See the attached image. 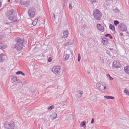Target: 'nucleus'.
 Returning a JSON list of instances; mask_svg holds the SVG:
<instances>
[{
    "label": "nucleus",
    "instance_id": "6e6552de",
    "mask_svg": "<svg viewBox=\"0 0 129 129\" xmlns=\"http://www.w3.org/2000/svg\"><path fill=\"white\" fill-rule=\"evenodd\" d=\"M121 66V64H120V63L119 62L114 60L113 62L112 63V69H117L118 68H120Z\"/></svg>",
    "mask_w": 129,
    "mask_h": 129
},
{
    "label": "nucleus",
    "instance_id": "4468645a",
    "mask_svg": "<svg viewBox=\"0 0 129 129\" xmlns=\"http://www.w3.org/2000/svg\"><path fill=\"white\" fill-rule=\"evenodd\" d=\"M9 20H10L11 22L15 23V22H17V17L10 16L9 17Z\"/></svg>",
    "mask_w": 129,
    "mask_h": 129
},
{
    "label": "nucleus",
    "instance_id": "864d4df0",
    "mask_svg": "<svg viewBox=\"0 0 129 129\" xmlns=\"http://www.w3.org/2000/svg\"><path fill=\"white\" fill-rule=\"evenodd\" d=\"M15 74H17V73H16Z\"/></svg>",
    "mask_w": 129,
    "mask_h": 129
},
{
    "label": "nucleus",
    "instance_id": "ddd939ff",
    "mask_svg": "<svg viewBox=\"0 0 129 129\" xmlns=\"http://www.w3.org/2000/svg\"><path fill=\"white\" fill-rule=\"evenodd\" d=\"M82 94H83V91H78L77 94H76V97H77V98H80V97L82 96Z\"/></svg>",
    "mask_w": 129,
    "mask_h": 129
},
{
    "label": "nucleus",
    "instance_id": "4be33fe9",
    "mask_svg": "<svg viewBox=\"0 0 129 129\" xmlns=\"http://www.w3.org/2000/svg\"><path fill=\"white\" fill-rule=\"evenodd\" d=\"M17 75H22L23 76H25V73H23L22 71L17 72Z\"/></svg>",
    "mask_w": 129,
    "mask_h": 129
},
{
    "label": "nucleus",
    "instance_id": "39448f33",
    "mask_svg": "<svg viewBox=\"0 0 129 129\" xmlns=\"http://www.w3.org/2000/svg\"><path fill=\"white\" fill-rule=\"evenodd\" d=\"M118 30L121 32H126V31H127V28L125 24L120 23L118 25Z\"/></svg>",
    "mask_w": 129,
    "mask_h": 129
},
{
    "label": "nucleus",
    "instance_id": "f8f14e48",
    "mask_svg": "<svg viewBox=\"0 0 129 129\" xmlns=\"http://www.w3.org/2000/svg\"><path fill=\"white\" fill-rule=\"evenodd\" d=\"M97 29H98V30H99V31H101L102 32H104V27H103V26H102L100 24L97 25Z\"/></svg>",
    "mask_w": 129,
    "mask_h": 129
},
{
    "label": "nucleus",
    "instance_id": "0eeeda50",
    "mask_svg": "<svg viewBox=\"0 0 129 129\" xmlns=\"http://www.w3.org/2000/svg\"><path fill=\"white\" fill-rule=\"evenodd\" d=\"M17 4H19V5H21V6H24V7H26V8H28V7L30 6V4H31V2L30 1L25 2L21 0L20 1H18Z\"/></svg>",
    "mask_w": 129,
    "mask_h": 129
},
{
    "label": "nucleus",
    "instance_id": "20e7f679",
    "mask_svg": "<svg viewBox=\"0 0 129 129\" xmlns=\"http://www.w3.org/2000/svg\"><path fill=\"white\" fill-rule=\"evenodd\" d=\"M36 10L34 8H30L28 10V14L30 18H34L36 16Z\"/></svg>",
    "mask_w": 129,
    "mask_h": 129
},
{
    "label": "nucleus",
    "instance_id": "603ef678",
    "mask_svg": "<svg viewBox=\"0 0 129 129\" xmlns=\"http://www.w3.org/2000/svg\"><path fill=\"white\" fill-rule=\"evenodd\" d=\"M110 50H111V51H112V50H113V49L110 48Z\"/></svg>",
    "mask_w": 129,
    "mask_h": 129
},
{
    "label": "nucleus",
    "instance_id": "a19ab883",
    "mask_svg": "<svg viewBox=\"0 0 129 129\" xmlns=\"http://www.w3.org/2000/svg\"><path fill=\"white\" fill-rule=\"evenodd\" d=\"M110 99H114V97L110 96Z\"/></svg>",
    "mask_w": 129,
    "mask_h": 129
},
{
    "label": "nucleus",
    "instance_id": "f257e3e1",
    "mask_svg": "<svg viewBox=\"0 0 129 129\" xmlns=\"http://www.w3.org/2000/svg\"><path fill=\"white\" fill-rule=\"evenodd\" d=\"M24 38L20 37H18L17 39V51H22L23 48H24Z\"/></svg>",
    "mask_w": 129,
    "mask_h": 129
},
{
    "label": "nucleus",
    "instance_id": "bb28decb",
    "mask_svg": "<svg viewBox=\"0 0 129 129\" xmlns=\"http://www.w3.org/2000/svg\"><path fill=\"white\" fill-rule=\"evenodd\" d=\"M32 25H33V26H36V25H37V20H35L32 22Z\"/></svg>",
    "mask_w": 129,
    "mask_h": 129
},
{
    "label": "nucleus",
    "instance_id": "7ed1b4c3",
    "mask_svg": "<svg viewBox=\"0 0 129 129\" xmlns=\"http://www.w3.org/2000/svg\"><path fill=\"white\" fill-rule=\"evenodd\" d=\"M4 127L5 128L7 129H14L15 124L14 122H5L4 124Z\"/></svg>",
    "mask_w": 129,
    "mask_h": 129
},
{
    "label": "nucleus",
    "instance_id": "f03ea898",
    "mask_svg": "<svg viewBox=\"0 0 129 129\" xmlns=\"http://www.w3.org/2000/svg\"><path fill=\"white\" fill-rule=\"evenodd\" d=\"M93 16L97 21H100L101 20V14L98 9L94 11Z\"/></svg>",
    "mask_w": 129,
    "mask_h": 129
},
{
    "label": "nucleus",
    "instance_id": "cd10ccee",
    "mask_svg": "<svg viewBox=\"0 0 129 129\" xmlns=\"http://www.w3.org/2000/svg\"><path fill=\"white\" fill-rule=\"evenodd\" d=\"M124 93H125L126 94V95H129L128 91H127L126 90H124Z\"/></svg>",
    "mask_w": 129,
    "mask_h": 129
},
{
    "label": "nucleus",
    "instance_id": "72a5a7b5",
    "mask_svg": "<svg viewBox=\"0 0 129 129\" xmlns=\"http://www.w3.org/2000/svg\"><path fill=\"white\" fill-rule=\"evenodd\" d=\"M73 8V7H72V5L70 4V5H69V9H70V10H72Z\"/></svg>",
    "mask_w": 129,
    "mask_h": 129
},
{
    "label": "nucleus",
    "instance_id": "423d86ee",
    "mask_svg": "<svg viewBox=\"0 0 129 129\" xmlns=\"http://www.w3.org/2000/svg\"><path fill=\"white\" fill-rule=\"evenodd\" d=\"M60 70H61V67L60 66H54L52 68V72L54 73V74H56L57 75H59L60 74Z\"/></svg>",
    "mask_w": 129,
    "mask_h": 129
},
{
    "label": "nucleus",
    "instance_id": "b1692460",
    "mask_svg": "<svg viewBox=\"0 0 129 129\" xmlns=\"http://www.w3.org/2000/svg\"><path fill=\"white\" fill-rule=\"evenodd\" d=\"M78 62H80V60H81V56L80 55V53H79L78 54Z\"/></svg>",
    "mask_w": 129,
    "mask_h": 129
},
{
    "label": "nucleus",
    "instance_id": "8fccbe9b",
    "mask_svg": "<svg viewBox=\"0 0 129 129\" xmlns=\"http://www.w3.org/2000/svg\"><path fill=\"white\" fill-rule=\"evenodd\" d=\"M19 83H21L22 84V85H23V83H22V82H19Z\"/></svg>",
    "mask_w": 129,
    "mask_h": 129
},
{
    "label": "nucleus",
    "instance_id": "3c124183",
    "mask_svg": "<svg viewBox=\"0 0 129 129\" xmlns=\"http://www.w3.org/2000/svg\"><path fill=\"white\" fill-rule=\"evenodd\" d=\"M69 45H71V43H70V42H68Z\"/></svg>",
    "mask_w": 129,
    "mask_h": 129
},
{
    "label": "nucleus",
    "instance_id": "412c9836",
    "mask_svg": "<svg viewBox=\"0 0 129 129\" xmlns=\"http://www.w3.org/2000/svg\"><path fill=\"white\" fill-rule=\"evenodd\" d=\"M109 29L110 30H111L112 32H114V31H115V27H114V25L112 24H110L109 25Z\"/></svg>",
    "mask_w": 129,
    "mask_h": 129
},
{
    "label": "nucleus",
    "instance_id": "f704fd0d",
    "mask_svg": "<svg viewBox=\"0 0 129 129\" xmlns=\"http://www.w3.org/2000/svg\"><path fill=\"white\" fill-rule=\"evenodd\" d=\"M48 62H52V58H51V57L48 59Z\"/></svg>",
    "mask_w": 129,
    "mask_h": 129
},
{
    "label": "nucleus",
    "instance_id": "37998d69",
    "mask_svg": "<svg viewBox=\"0 0 129 129\" xmlns=\"http://www.w3.org/2000/svg\"><path fill=\"white\" fill-rule=\"evenodd\" d=\"M109 37L110 39H113L112 36H111V34H110V35L109 36Z\"/></svg>",
    "mask_w": 129,
    "mask_h": 129
},
{
    "label": "nucleus",
    "instance_id": "f3484780",
    "mask_svg": "<svg viewBox=\"0 0 129 129\" xmlns=\"http://www.w3.org/2000/svg\"><path fill=\"white\" fill-rule=\"evenodd\" d=\"M68 35H69V31L68 30H66L63 32V35L62 36V38H67L68 37Z\"/></svg>",
    "mask_w": 129,
    "mask_h": 129
},
{
    "label": "nucleus",
    "instance_id": "1a4fd4ad",
    "mask_svg": "<svg viewBox=\"0 0 129 129\" xmlns=\"http://www.w3.org/2000/svg\"><path fill=\"white\" fill-rule=\"evenodd\" d=\"M96 87L97 88L101 89V90H105L106 89V87L104 86L102 82L97 83Z\"/></svg>",
    "mask_w": 129,
    "mask_h": 129
},
{
    "label": "nucleus",
    "instance_id": "c85d7f7f",
    "mask_svg": "<svg viewBox=\"0 0 129 129\" xmlns=\"http://www.w3.org/2000/svg\"><path fill=\"white\" fill-rule=\"evenodd\" d=\"M12 48H13V49H16L17 48V44H13Z\"/></svg>",
    "mask_w": 129,
    "mask_h": 129
},
{
    "label": "nucleus",
    "instance_id": "9b49d317",
    "mask_svg": "<svg viewBox=\"0 0 129 129\" xmlns=\"http://www.w3.org/2000/svg\"><path fill=\"white\" fill-rule=\"evenodd\" d=\"M16 13V11L14 10H8L7 11V13L6 14V16H14Z\"/></svg>",
    "mask_w": 129,
    "mask_h": 129
},
{
    "label": "nucleus",
    "instance_id": "dca6fc26",
    "mask_svg": "<svg viewBox=\"0 0 129 129\" xmlns=\"http://www.w3.org/2000/svg\"><path fill=\"white\" fill-rule=\"evenodd\" d=\"M7 47L8 45H7L6 44H5L3 43H0V49H7Z\"/></svg>",
    "mask_w": 129,
    "mask_h": 129
},
{
    "label": "nucleus",
    "instance_id": "58836bf2",
    "mask_svg": "<svg viewBox=\"0 0 129 129\" xmlns=\"http://www.w3.org/2000/svg\"><path fill=\"white\" fill-rule=\"evenodd\" d=\"M109 36H110V34H107L105 35V37H109Z\"/></svg>",
    "mask_w": 129,
    "mask_h": 129
},
{
    "label": "nucleus",
    "instance_id": "79ce46f5",
    "mask_svg": "<svg viewBox=\"0 0 129 129\" xmlns=\"http://www.w3.org/2000/svg\"><path fill=\"white\" fill-rule=\"evenodd\" d=\"M82 28H86V24H84L82 27Z\"/></svg>",
    "mask_w": 129,
    "mask_h": 129
},
{
    "label": "nucleus",
    "instance_id": "473e14b6",
    "mask_svg": "<svg viewBox=\"0 0 129 129\" xmlns=\"http://www.w3.org/2000/svg\"><path fill=\"white\" fill-rule=\"evenodd\" d=\"M104 98H106V99H110V96H104Z\"/></svg>",
    "mask_w": 129,
    "mask_h": 129
},
{
    "label": "nucleus",
    "instance_id": "7c9ffc66",
    "mask_svg": "<svg viewBox=\"0 0 129 129\" xmlns=\"http://www.w3.org/2000/svg\"><path fill=\"white\" fill-rule=\"evenodd\" d=\"M96 2H97V0H91V2L92 3V4H95Z\"/></svg>",
    "mask_w": 129,
    "mask_h": 129
},
{
    "label": "nucleus",
    "instance_id": "aec40b11",
    "mask_svg": "<svg viewBox=\"0 0 129 129\" xmlns=\"http://www.w3.org/2000/svg\"><path fill=\"white\" fill-rule=\"evenodd\" d=\"M102 42L103 45H104L105 46L106 45H107V43H108V42L107 41V39H106V38H103L102 39Z\"/></svg>",
    "mask_w": 129,
    "mask_h": 129
},
{
    "label": "nucleus",
    "instance_id": "09e8293b",
    "mask_svg": "<svg viewBox=\"0 0 129 129\" xmlns=\"http://www.w3.org/2000/svg\"><path fill=\"white\" fill-rule=\"evenodd\" d=\"M10 2H11V0H8V3H10Z\"/></svg>",
    "mask_w": 129,
    "mask_h": 129
},
{
    "label": "nucleus",
    "instance_id": "a211bd4d",
    "mask_svg": "<svg viewBox=\"0 0 129 129\" xmlns=\"http://www.w3.org/2000/svg\"><path fill=\"white\" fill-rule=\"evenodd\" d=\"M50 117L51 119L54 120L55 119V118H57V113H53L50 115Z\"/></svg>",
    "mask_w": 129,
    "mask_h": 129
},
{
    "label": "nucleus",
    "instance_id": "393cba45",
    "mask_svg": "<svg viewBox=\"0 0 129 129\" xmlns=\"http://www.w3.org/2000/svg\"><path fill=\"white\" fill-rule=\"evenodd\" d=\"M48 110H52V109H54V105H51L48 108Z\"/></svg>",
    "mask_w": 129,
    "mask_h": 129
},
{
    "label": "nucleus",
    "instance_id": "2eb2a0df",
    "mask_svg": "<svg viewBox=\"0 0 129 129\" xmlns=\"http://www.w3.org/2000/svg\"><path fill=\"white\" fill-rule=\"evenodd\" d=\"M70 57V55L68 54H64L63 56V61H67L68 59Z\"/></svg>",
    "mask_w": 129,
    "mask_h": 129
},
{
    "label": "nucleus",
    "instance_id": "a878e982",
    "mask_svg": "<svg viewBox=\"0 0 129 129\" xmlns=\"http://www.w3.org/2000/svg\"><path fill=\"white\" fill-rule=\"evenodd\" d=\"M17 81V77H15V78H13V79H12L11 80V82L12 83L13 82H16Z\"/></svg>",
    "mask_w": 129,
    "mask_h": 129
},
{
    "label": "nucleus",
    "instance_id": "9d476101",
    "mask_svg": "<svg viewBox=\"0 0 129 129\" xmlns=\"http://www.w3.org/2000/svg\"><path fill=\"white\" fill-rule=\"evenodd\" d=\"M7 57L4 53H1L0 54V63H4L5 60H7Z\"/></svg>",
    "mask_w": 129,
    "mask_h": 129
},
{
    "label": "nucleus",
    "instance_id": "2f4dec72",
    "mask_svg": "<svg viewBox=\"0 0 129 129\" xmlns=\"http://www.w3.org/2000/svg\"><path fill=\"white\" fill-rule=\"evenodd\" d=\"M108 76L109 77L110 80H113V78L110 76V75L108 74Z\"/></svg>",
    "mask_w": 129,
    "mask_h": 129
},
{
    "label": "nucleus",
    "instance_id": "e433bc0d",
    "mask_svg": "<svg viewBox=\"0 0 129 129\" xmlns=\"http://www.w3.org/2000/svg\"><path fill=\"white\" fill-rule=\"evenodd\" d=\"M91 123H94V118H92L91 121Z\"/></svg>",
    "mask_w": 129,
    "mask_h": 129
},
{
    "label": "nucleus",
    "instance_id": "a18cd8bd",
    "mask_svg": "<svg viewBox=\"0 0 129 129\" xmlns=\"http://www.w3.org/2000/svg\"><path fill=\"white\" fill-rule=\"evenodd\" d=\"M70 53H71L72 56H73V51H70Z\"/></svg>",
    "mask_w": 129,
    "mask_h": 129
},
{
    "label": "nucleus",
    "instance_id": "6ab92c4d",
    "mask_svg": "<svg viewBox=\"0 0 129 129\" xmlns=\"http://www.w3.org/2000/svg\"><path fill=\"white\" fill-rule=\"evenodd\" d=\"M124 72L126 74L129 75V66H127L124 67Z\"/></svg>",
    "mask_w": 129,
    "mask_h": 129
},
{
    "label": "nucleus",
    "instance_id": "49530a36",
    "mask_svg": "<svg viewBox=\"0 0 129 129\" xmlns=\"http://www.w3.org/2000/svg\"><path fill=\"white\" fill-rule=\"evenodd\" d=\"M119 36H123V33H120Z\"/></svg>",
    "mask_w": 129,
    "mask_h": 129
},
{
    "label": "nucleus",
    "instance_id": "c756f323",
    "mask_svg": "<svg viewBox=\"0 0 129 129\" xmlns=\"http://www.w3.org/2000/svg\"><path fill=\"white\" fill-rule=\"evenodd\" d=\"M86 123L84 121H82L81 123V126H84V125H85Z\"/></svg>",
    "mask_w": 129,
    "mask_h": 129
},
{
    "label": "nucleus",
    "instance_id": "de8ad7c7",
    "mask_svg": "<svg viewBox=\"0 0 129 129\" xmlns=\"http://www.w3.org/2000/svg\"><path fill=\"white\" fill-rule=\"evenodd\" d=\"M53 17L54 19H55V14H54V13H53Z\"/></svg>",
    "mask_w": 129,
    "mask_h": 129
},
{
    "label": "nucleus",
    "instance_id": "c03bdc74",
    "mask_svg": "<svg viewBox=\"0 0 129 129\" xmlns=\"http://www.w3.org/2000/svg\"><path fill=\"white\" fill-rule=\"evenodd\" d=\"M3 6V3H2V2L0 1V8H2Z\"/></svg>",
    "mask_w": 129,
    "mask_h": 129
},
{
    "label": "nucleus",
    "instance_id": "4c0bfd02",
    "mask_svg": "<svg viewBox=\"0 0 129 129\" xmlns=\"http://www.w3.org/2000/svg\"><path fill=\"white\" fill-rule=\"evenodd\" d=\"M3 35H0V41H1V40H3Z\"/></svg>",
    "mask_w": 129,
    "mask_h": 129
},
{
    "label": "nucleus",
    "instance_id": "c9c22d12",
    "mask_svg": "<svg viewBox=\"0 0 129 129\" xmlns=\"http://www.w3.org/2000/svg\"><path fill=\"white\" fill-rule=\"evenodd\" d=\"M113 11L114 13H117V12L118 11V10L113 9Z\"/></svg>",
    "mask_w": 129,
    "mask_h": 129
},
{
    "label": "nucleus",
    "instance_id": "5701e85b",
    "mask_svg": "<svg viewBox=\"0 0 129 129\" xmlns=\"http://www.w3.org/2000/svg\"><path fill=\"white\" fill-rule=\"evenodd\" d=\"M114 25L115 26H117V25H119V22L117 20L114 21Z\"/></svg>",
    "mask_w": 129,
    "mask_h": 129
},
{
    "label": "nucleus",
    "instance_id": "ea45409f",
    "mask_svg": "<svg viewBox=\"0 0 129 129\" xmlns=\"http://www.w3.org/2000/svg\"><path fill=\"white\" fill-rule=\"evenodd\" d=\"M106 53H107L108 54V55H110V52H109L108 51H106Z\"/></svg>",
    "mask_w": 129,
    "mask_h": 129
}]
</instances>
